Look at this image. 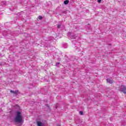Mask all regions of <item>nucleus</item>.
Listing matches in <instances>:
<instances>
[{
	"label": "nucleus",
	"instance_id": "obj_5",
	"mask_svg": "<svg viewBox=\"0 0 126 126\" xmlns=\"http://www.w3.org/2000/svg\"><path fill=\"white\" fill-rule=\"evenodd\" d=\"M107 82L108 83H110V84H112V83H114V81L111 79H106Z\"/></svg>",
	"mask_w": 126,
	"mask_h": 126
},
{
	"label": "nucleus",
	"instance_id": "obj_4",
	"mask_svg": "<svg viewBox=\"0 0 126 126\" xmlns=\"http://www.w3.org/2000/svg\"><path fill=\"white\" fill-rule=\"evenodd\" d=\"M68 36L69 37V38H70L71 39H75V36H74L73 35H71V34L70 32L68 33Z\"/></svg>",
	"mask_w": 126,
	"mask_h": 126
},
{
	"label": "nucleus",
	"instance_id": "obj_8",
	"mask_svg": "<svg viewBox=\"0 0 126 126\" xmlns=\"http://www.w3.org/2000/svg\"><path fill=\"white\" fill-rule=\"evenodd\" d=\"M42 16H38V19H39V20H41V19H42Z\"/></svg>",
	"mask_w": 126,
	"mask_h": 126
},
{
	"label": "nucleus",
	"instance_id": "obj_7",
	"mask_svg": "<svg viewBox=\"0 0 126 126\" xmlns=\"http://www.w3.org/2000/svg\"><path fill=\"white\" fill-rule=\"evenodd\" d=\"M68 2H69V1L66 0L64 1V4H67L68 3Z\"/></svg>",
	"mask_w": 126,
	"mask_h": 126
},
{
	"label": "nucleus",
	"instance_id": "obj_9",
	"mask_svg": "<svg viewBox=\"0 0 126 126\" xmlns=\"http://www.w3.org/2000/svg\"><path fill=\"white\" fill-rule=\"evenodd\" d=\"M61 27H62V26L61 25H58L57 26V28H61Z\"/></svg>",
	"mask_w": 126,
	"mask_h": 126
},
{
	"label": "nucleus",
	"instance_id": "obj_10",
	"mask_svg": "<svg viewBox=\"0 0 126 126\" xmlns=\"http://www.w3.org/2000/svg\"><path fill=\"white\" fill-rule=\"evenodd\" d=\"M80 114L81 115V116H82V115H83V112L82 111H80Z\"/></svg>",
	"mask_w": 126,
	"mask_h": 126
},
{
	"label": "nucleus",
	"instance_id": "obj_12",
	"mask_svg": "<svg viewBox=\"0 0 126 126\" xmlns=\"http://www.w3.org/2000/svg\"><path fill=\"white\" fill-rule=\"evenodd\" d=\"M60 63H56V65H58V64H59Z\"/></svg>",
	"mask_w": 126,
	"mask_h": 126
},
{
	"label": "nucleus",
	"instance_id": "obj_11",
	"mask_svg": "<svg viewBox=\"0 0 126 126\" xmlns=\"http://www.w3.org/2000/svg\"><path fill=\"white\" fill-rule=\"evenodd\" d=\"M101 0H98V2H101Z\"/></svg>",
	"mask_w": 126,
	"mask_h": 126
},
{
	"label": "nucleus",
	"instance_id": "obj_1",
	"mask_svg": "<svg viewBox=\"0 0 126 126\" xmlns=\"http://www.w3.org/2000/svg\"><path fill=\"white\" fill-rule=\"evenodd\" d=\"M14 122L15 123H18V124H23V116L21 112L17 111L16 115L14 118Z\"/></svg>",
	"mask_w": 126,
	"mask_h": 126
},
{
	"label": "nucleus",
	"instance_id": "obj_6",
	"mask_svg": "<svg viewBox=\"0 0 126 126\" xmlns=\"http://www.w3.org/2000/svg\"><path fill=\"white\" fill-rule=\"evenodd\" d=\"M10 92H11V93H13V94H18L19 91H13L12 90H11L10 91Z\"/></svg>",
	"mask_w": 126,
	"mask_h": 126
},
{
	"label": "nucleus",
	"instance_id": "obj_3",
	"mask_svg": "<svg viewBox=\"0 0 126 126\" xmlns=\"http://www.w3.org/2000/svg\"><path fill=\"white\" fill-rule=\"evenodd\" d=\"M119 91L121 92H123V93H126V87L124 85H121L119 87Z\"/></svg>",
	"mask_w": 126,
	"mask_h": 126
},
{
	"label": "nucleus",
	"instance_id": "obj_2",
	"mask_svg": "<svg viewBox=\"0 0 126 126\" xmlns=\"http://www.w3.org/2000/svg\"><path fill=\"white\" fill-rule=\"evenodd\" d=\"M36 125L37 126H46V121H44L42 120L37 119Z\"/></svg>",
	"mask_w": 126,
	"mask_h": 126
}]
</instances>
